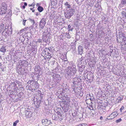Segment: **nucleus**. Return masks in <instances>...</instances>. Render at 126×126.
I'll return each instance as SVG.
<instances>
[{"mask_svg":"<svg viewBox=\"0 0 126 126\" xmlns=\"http://www.w3.org/2000/svg\"><path fill=\"white\" fill-rule=\"evenodd\" d=\"M74 86H75V85H74V88H72V91H73L74 92H73L74 93H76V92L75 91V88L74 87Z\"/></svg>","mask_w":126,"mask_h":126,"instance_id":"nucleus-45","label":"nucleus"},{"mask_svg":"<svg viewBox=\"0 0 126 126\" xmlns=\"http://www.w3.org/2000/svg\"><path fill=\"white\" fill-rule=\"evenodd\" d=\"M82 65L80 66V65L78 64V67L79 68V71L81 72L84 70L85 68V65L86 64L85 60H82L81 61Z\"/></svg>","mask_w":126,"mask_h":126,"instance_id":"nucleus-5","label":"nucleus"},{"mask_svg":"<svg viewBox=\"0 0 126 126\" xmlns=\"http://www.w3.org/2000/svg\"><path fill=\"white\" fill-rule=\"evenodd\" d=\"M90 54L89 53H88V54H87V55L88 56H90Z\"/></svg>","mask_w":126,"mask_h":126,"instance_id":"nucleus-60","label":"nucleus"},{"mask_svg":"<svg viewBox=\"0 0 126 126\" xmlns=\"http://www.w3.org/2000/svg\"><path fill=\"white\" fill-rule=\"evenodd\" d=\"M56 113L58 115H62L63 112L61 109L58 108L56 110Z\"/></svg>","mask_w":126,"mask_h":126,"instance_id":"nucleus-14","label":"nucleus"},{"mask_svg":"<svg viewBox=\"0 0 126 126\" xmlns=\"http://www.w3.org/2000/svg\"><path fill=\"white\" fill-rule=\"evenodd\" d=\"M121 121H122V119L121 118H120L119 119H118V120H117L116 121V123H118V122H120Z\"/></svg>","mask_w":126,"mask_h":126,"instance_id":"nucleus-42","label":"nucleus"},{"mask_svg":"<svg viewBox=\"0 0 126 126\" xmlns=\"http://www.w3.org/2000/svg\"><path fill=\"white\" fill-rule=\"evenodd\" d=\"M25 115L27 118H30L32 116V112L31 111V110L30 109L28 108L25 111Z\"/></svg>","mask_w":126,"mask_h":126,"instance_id":"nucleus-7","label":"nucleus"},{"mask_svg":"<svg viewBox=\"0 0 126 126\" xmlns=\"http://www.w3.org/2000/svg\"><path fill=\"white\" fill-rule=\"evenodd\" d=\"M63 67H66V66L65 65V66L64 65V64H63Z\"/></svg>","mask_w":126,"mask_h":126,"instance_id":"nucleus-59","label":"nucleus"},{"mask_svg":"<svg viewBox=\"0 0 126 126\" xmlns=\"http://www.w3.org/2000/svg\"><path fill=\"white\" fill-rule=\"evenodd\" d=\"M19 63L22 66H27L28 65V63L27 61L22 60Z\"/></svg>","mask_w":126,"mask_h":126,"instance_id":"nucleus-11","label":"nucleus"},{"mask_svg":"<svg viewBox=\"0 0 126 126\" xmlns=\"http://www.w3.org/2000/svg\"><path fill=\"white\" fill-rule=\"evenodd\" d=\"M87 108L89 110H93V108L92 106L89 105L88 103H87Z\"/></svg>","mask_w":126,"mask_h":126,"instance_id":"nucleus-32","label":"nucleus"},{"mask_svg":"<svg viewBox=\"0 0 126 126\" xmlns=\"http://www.w3.org/2000/svg\"><path fill=\"white\" fill-rule=\"evenodd\" d=\"M68 29H69L68 31H72L73 29V27H72V26L70 25H69L68 26Z\"/></svg>","mask_w":126,"mask_h":126,"instance_id":"nucleus-33","label":"nucleus"},{"mask_svg":"<svg viewBox=\"0 0 126 126\" xmlns=\"http://www.w3.org/2000/svg\"><path fill=\"white\" fill-rule=\"evenodd\" d=\"M35 11V10H34V9H33V10H32V12H34Z\"/></svg>","mask_w":126,"mask_h":126,"instance_id":"nucleus-61","label":"nucleus"},{"mask_svg":"<svg viewBox=\"0 0 126 126\" xmlns=\"http://www.w3.org/2000/svg\"><path fill=\"white\" fill-rule=\"evenodd\" d=\"M86 125L85 124H81L79 125V126H86Z\"/></svg>","mask_w":126,"mask_h":126,"instance_id":"nucleus-46","label":"nucleus"},{"mask_svg":"<svg viewBox=\"0 0 126 126\" xmlns=\"http://www.w3.org/2000/svg\"><path fill=\"white\" fill-rule=\"evenodd\" d=\"M69 92V87L68 86H66L65 88H63V91L62 93H65L66 94L67 93H68Z\"/></svg>","mask_w":126,"mask_h":126,"instance_id":"nucleus-15","label":"nucleus"},{"mask_svg":"<svg viewBox=\"0 0 126 126\" xmlns=\"http://www.w3.org/2000/svg\"><path fill=\"white\" fill-rule=\"evenodd\" d=\"M38 66H35L34 70L35 71L38 72L39 73L40 72V70L38 69Z\"/></svg>","mask_w":126,"mask_h":126,"instance_id":"nucleus-34","label":"nucleus"},{"mask_svg":"<svg viewBox=\"0 0 126 126\" xmlns=\"http://www.w3.org/2000/svg\"><path fill=\"white\" fill-rule=\"evenodd\" d=\"M118 115V114L116 112H113L110 115L111 117H112V116H113V118H114L116 117Z\"/></svg>","mask_w":126,"mask_h":126,"instance_id":"nucleus-23","label":"nucleus"},{"mask_svg":"<svg viewBox=\"0 0 126 126\" xmlns=\"http://www.w3.org/2000/svg\"><path fill=\"white\" fill-rule=\"evenodd\" d=\"M65 98H66V99L65 102H63V103H66L67 102V103H68L70 102V99L69 98V97H67V98H66V97H65Z\"/></svg>","mask_w":126,"mask_h":126,"instance_id":"nucleus-28","label":"nucleus"},{"mask_svg":"<svg viewBox=\"0 0 126 126\" xmlns=\"http://www.w3.org/2000/svg\"><path fill=\"white\" fill-rule=\"evenodd\" d=\"M103 119V117L102 116H101L100 117V120H102Z\"/></svg>","mask_w":126,"mask_h":126,"instance_id":"nucleus-58","label":"nucleus"},{"mask_svg":"<svg viewBox=\"0 0 126 126\" xmlns=\"http://www.w3.org/2000/svg\"><path fill=\"white\" fill-rule=\"evenodd\" d=\"M28 20L32 23H33V25H34V24H35V25H36L35 27H37V23H36L34 21V19H32L30 18H29L28 19Z\"/></svg>","mask_w":126,"mask_h":126,"instance_id":"nucleus-20","label":"nucleus"},{"mask_svg":"<svg viewBox=\"0 0 126 126\" xmlns=\"http://www.w3.org/2000/svg\"><path fill=\"white\" fill-rule=\"evenodd\" d=\"M12 11H11L10 10L9 12L8 13V14L9 15V16H11L12 15Z\"/></svg>","mask_w":126,"mask_h":126,"instance_id":"nucleus-44","label":"nucleus"},{"mask_svg":"<svg viewBox=\"0 0 126 126\" xmlns=\"http://www.w3.org/2000/svg\"><path fill=\"white\" fill-rule=\"evenodd\" d=\"M79 14H77L76 15V18L75 20V21H77V20H80L81 18H80L79 17Z\"/></svg>","mask_w":126,"mask_h":126,"instance_id":"nucleus-29","label":"nucleus"},{"mask_svg":"<svg viewBox=\"0 0 126 126\" xmlns=\"http://www.w3.org/2000/svg\"><path fill=\"white\" fill-rule=\"evenodd\" d=\"M48 48L49 49V50L48 52L50 54V55L49 54H47V55H46V57L47 58V59H50L52 57V56H51V53H52V49L51 47L47 48Z\"/></svg>","mask_w":126,"mask_h":126,"instance_id":"nucleus-12","label":"nucleus"},{"mask_svg":"<svg viewBox=\"0 0 126 126\" xmlns=\"http://www.w3.org/2000/svg\"><path fill=\"white\" fill-rule=\"evenodd\" d=\"M25 6L24 5H23L22 6V8L23 9H24L25 8Z\"/></svg>","mask_w":126,"mask_h":126,"instance_id":"nucleus-57","label":"nucleus"},{"mask_svg":"<svg viewBox=\"0 0 126 126\" xmlns=\"http://www.w3.org/2000/svg\"><path fill=\"white\" fill-rule=\"evenodd\" d=\"M36 13L35 14L36 16H37L38 15L40 14V13L39 12Z\"/></svg>","mask_w":126,"mask_h":126,"instance_id":"nucleus-55","label":"nucleus"},{"mask_svg":"<svg viewBox=\"0 0 126 126\" xmlns=\"http://www.w3.org/2000/svg\"><path fill=\"white\" fill-rule=\"evenodd\" d=\"M82 21L81 20L75 21L74 23L77 27H79L81 25Z\"/></svg>","mask_w":126,"mask_h":126,"instance_id":"nucleus-13","label":"nucleus"},{"mask_svg":"<svg viewBox=\"0 0 126 126\" xmlns=\"http://www.w3.org/2000/svg\"><path fill=\"white\" fill-rule=\"evenodd\" d=\"M121 14L122 15L123 17L126 18V13L125 12L123 11L121 12Z\"/></svg>","mask_w":126,"mask_h":126,"instance_id":"nucleus-35","label":"nucleus"},{"mask_svg":"<svg viewBox=\"0 0 126 126\" xmlns=\"http://www.w3.org/2000/svg\"><path fill=\"white\" fill-rule=\"evenodd\" d=\"M78 49L79 54H81L83 53V47L80 46L78 47Z\"/></svg>","mask_w":126,"mask_h":126,"instance_id":"nucleus-16","label":"nucleus"},{"mask_svg":"<svg viewBox=\"0 0 126 126\" xmlns=\"http://www.w3.org/2000/svg\"><path fill=\"white\" fill-rule=\"evenodd\" d=\"M119 39L123 41H125L126 40V38L123 34L119 35Z\"/></svg>","mask_w":126,"mask_h":126,"instance_id":"nucleus-19","label":"nucleus"},{"mask_svg":"<svg viewBox=\"0 0 126 126\" xmlns=\"http://www.w3.org/2000/svg\"><path fill=\"white\" fill-rule=\"evenodd\" d=\"M124 107H123V106H122V107L121 108H120V110L121 111H121L122 110H123V109H124Z\"/></svg>","mask_w":126,"mask_h":126,"instance_id":"nucleus-51","label":"nucleus"},{"mask_svg":"<svg viewBox=\"0 0 126 126\" xmlns=\"http://www.w3.org/2000/svg\"><path fill=\"white\" fill-rule=\"evenodd\" d=\"M43 8L41 6H39L37 8V10L40 12H41L43 10Z\"/></svg>","mask_w":126,"mask_h":126,"instance_id":"nucleus-26","label":"nucleus"},{"mask_svg":"<svg viewBox=\"0 0 126 126\" xmlns=\"http://www.w3.org/2000/svg\"><path fill=\"white\" fill-rule=\"evenodd\" d=\"M62 115H58V119L60 120L61 121L63 119V117L62 116Z\"/></svg>","mask_w":126,"mask_h":126,"instance_id":"nucleus-36","label":"nucleus"},{"mask_svg":"<svg viewBox=\"0 0 126 126\" xmlns=\"http://www.w3.org/2000/svg\"><path fill=\"white\" fill-rule=\"evenodd\" d=\"M32 80H29V81H28V83H29L31 84V82H32Z\"/></svg>","mask_w":126,"mask_h":126,"instance_id":"nucleus-53","label":"nucleus"},{"mask_svg":"<svg viewBox=\"0 0 126 126\" xmlns=\"http://www.w3.org/2000/svg\"><path fill=\"white\" fill-rule=\"evenodd\" d=\"M64 103V104L62 107V109L65 112H66L69 110V103Z\"/></svg>","mask_w":126,"mask_h":126,"instance_id":"nucleus-10","label":"nucleus"},{"mask_svg":"<svg viewBox=\"0 0 126 126\" xmlns=\"http://www.w3.org/2000/svg\"><path fill=\"white\" fill-rule=\"evenodd\" d=\"M76 1L77 4H80L81 2V0H76Z\"/></svg>","mask_w":126,"mask_h":126,"instance_id":"nucleus-39","label":"nucleus"},{"mask_svg":"<svg viewBox=\"0 0 126 126\" xmlns=\"http://www.w3.org/2000/svg\"><path fill=\"white\" fill-rule=\"evenodd\" d=\"M6 49L5 47H2L0 49V51L3 53L4 52L6 51Z\"/></svg>","mask_w":126,"mask_h":126,"instance_id":"nucleus-30","label":"nucleus"},{"mask_svg":"<svg viewBox=\"0 0 126 126\" xmlns=\"http://www.w3.org/2000/svg\"><path fill=\"white\" fill-rule=\"evenodd\" d=\"M93 74H87V79H88L89 80H90L91 79L92 80L93 79Z\"/></svg>","mask_w":126,"mask_h":126,"instance_id":"nucleus-22","label":"nucleus"},{"mask_svg":"<svg viewBox=\"0 0 126 126\" xmlns=\"http://www.w3.org/2000/svg\"><path fill=\"white\" fill-rule=\"evenodd\" d=\"M93 35L92 34H90V37L91 38H90V40L91 41H93Z\"/></svg>","mask_w":126,"mask_h":126,"instance_id":"nucleus-37","label":"nucleus"},{"mask_svg":"<svg viewBox=\"0 0 126 126\" xmlns=\"http://www.w3.org/2000/svg\"><path fill=\"white\" fill-rule=\"evenodd\" d=\"M64 5L66 6V7L67 8H70L71 7V5L69 4L68 2L65 3Z\"/></svg>","mask_w":126,"mask_h":126,"instance_id":"nucleus-31","label":"nucleus"},{"mask_svg":"<svg viewBox=\"0 0 126 126\" xmlns=\"http://www.w3.org/2000/svg\"><path fill=\"white\" fill-rule=\"evenodd\" d=\"M48 122V120L47 119H43L42 120V122L43 125L46 124Z\"/></svg>","mask_w":126,"mask_h":126,"instance_id":"nucleus-27","label":"nucleus"},{"mask_svg":"<svg viewBox=\"0 0 126 126\" xmlns=\"http://www.w3.org/2000/svg\"><path fill=\"white\" fill-rule=\"evenodd\" d=\"M7 5L5 3H2L0 6V10L5 14L7 10Z\"/></svg>","mask_w":126,"mask_h":126,"instance_id":"nucleus-3","label":"nucleus"},{"mask_svg":"<svg viewBox=\"0 0 126 126\" xmlns=\"http://www.w3.org/2000/svg\"><path fill=\"white\" fill-rule=\"evenodd\" d=\"M94 0H87V4L90 6L93 5Z\"/></svg>","mask_w":126,"mask_h":126,"instance_id":"nucleus-17","label":"nucleus"},{"mask_svg":"<svg viewBox=\"0 0 126 126\" xmlns=\"http://www.w3.org/2000/svg\"><path fill=\"white\" fill-rule=\"evenodd\" d=\"M26 20H23V24L24 25H25V22H26Z\"/></svg>","mask_w":126,"mask_h":126,"instance_id":"nucleus-47","label":"nucleus"},{"mask_svg":"<svg viewBox=\"0 0 126 126\" xmlns=\"http://www.w3.org/2000/svg\"><path fill=\"white\" fill-rule=\"evenodd\" d=\"M62 98H63V99H64V97L63 98L62 97Z\"/></svg>","mask_w":126,"mask_h":126,"instance_id":"nucleus-64","label":"nucleus"},{"mask_svg":"<svg viewBox=\"0 0 126 126\" xmlns=\"http://www.w3.org/2000/svg\"><path fill=\"white\" fill-rule=\"evenodd\" d=\"M31 10H33V8H31L30 9Z\"/></svg>","mask_w":126,"mask_h":126,"instance_id":"nucleus-62","label":"nucleus"},{"mask_svg":"<svg viewBox=\"0 0 126 126\" xmlns=\"http://www.w3.org/2000/svg\"><path fill=\"white\" fill-rule=\"evenodd\" d=\"M84 73H85L84 74H83V76L84 77L85 79H86V78H85L86 76H85V75H86V73H87V72H85V71Z\"/></svg>","mask_w":126,"mask_h":126,"instance_id":"nucleus-50","label":"nucleus"},{"mask_svg":"<svg viewBox=\"0 0 126 126\" xmlns=\"http://www.w3.org/2000/svg\"><path fill=\"white\" fill-rule=\"evenodd\" d=\"M75 13V10L72 9L67 10L64 13V15L65 18L67 19H69L73 16Z\"/></svg>","mask_w":126,"mask_h":126,"instance_id":"nucleus-2","label":"nucleus"},{"mask_svg":"<svg viewBox=\"0 0 126 126\" xmlns=\"http://www.w3.org/2000/svg\"><path fill=\"white\" fill-rule=\"evenodd\" d=\"M90 114H91V116L90 117H91V118H92L93 116L94 115V114L93 113V112H92L91 111L90 113Z\"/></svg>","mask_w":126,"mask_h":126,"instance_id":"nucleus-48","label":"nucleus"},{"mask_svg":"<svg viewBox=\"0 0 126 126\" xmlns=\"http://www.w3.org/2000/svg\"><path fill=\"white\" fill-rule=\"evenodd\" d=\"M58 115L56 113H55L52 115V119L54 120H58Z\"/></svg>","mask_w":126,"mask_h":126,"instance_id":"nucleus-18","label":"nucleus"},{"mask_svg":"<svg viewBox=\"0 0 126 126\" xmlns=\"http://www.w3.org/2000/svg\"><path fill=\"white\" fill-rule=\"evenodd\" d=\"M36 75H37V79H38L39 78L40 76L39 74H36Z\"/></svg>","mask_w":126,"mask_h":126,"instance_id":"nucleus-49","label":"nucleus"},{"mask_svg":"<svg viewBox=\"0 0 126 126\" xmlns=\"http://www.w3.org/2000/svg\"><path fill=\"white\" fill-rule=\"evenodd\" d=\"M73 83L74 85H75V86L76 85H78L79 83H80V81L81 80L80 79H78L77 78L73 79Z\"/></svg>","mask_w":126,"mask_h":126,"instance_id":"nucleus-9","label":"nucleus"},{"mask_svg":"<svg viewBox=\"0 0 126 126\" xmlns=\"http://www.w3.org/2000/svg\"><path fill=\"white\" fill-rule=\"evenodd\" d=\"M53 78L56 81L60 78V76L58 75H56Z\"/></svg>","mask_w":126,"mask_h":126,"instance_id":"nucleus-25","label":"nucleus"},{"mask_svg":"<svg viewBox=\"0 0 126 126\" xmlns=\"http://www.w3.org/2000/svg\"><path fill=\"white\" fill-rule=\"evenodd\" d=\"M76 113L75 112H74V113H72L73 116H76Z\"/></svg>","mask_w":126,"mask_h":126,"instance_id":"nucleus-52","label":"nucleus"},{"mask_svg":"<svg viewBox=\"0 0 126 126\" xmlns=\"http://www.w3.org/2000/svg\"><path fill=\"white\" fill-rule=\"evenodd\" d=\"M35 85H36V86L35 87V88H38V86H37V85H38V84L37 83V81H35Z\"/></svg>","mask_w":126,"mask_h":126,"instance_id":"nucleus-40","label":"nucleus"},{"mask_svg":"<svg viewBox=\"0 0 126 126\" xmlns=\"http://www.w3.org/2000/svg\"><path fill=\"white\" fill-rule=\"evenodd\" d=\"M76 66L72 62L69 63V65L65 69V77L68 79L70 80L72 76L74 75L77 71Z\"/></svg>","mask_w":126,"mask_h":126,"instance_id":"nucleus-1","label":"nucleus"},{"mask_svg":"<svg viewBox=\"0 0 126 126\" xmlns=\"http://www.w3.org/2000/svg\"><path fill=\"white\" fill-rule=\"evenodd\" d=\"M24 5H25V6H26L27 5V3L26 2H24Z\"/></svg>","mask_w":126,"mask_h":126,"instance_id":"nucleus-56","label":"nucleus"},{"mask_svg":"<svg viewBox=\"0 0 126 126\" xmlns=\"http://www.w3.org/2000/svg\"><path fill=\"white\" fill-rule=\"evenodd\" d=\"M46 19L42 18L41 19L40 22L39 26L41 29H43L46 23Z\"/></svg>","mask_w":126,"mask_h":126,"instance_id":"nucleus-6","label":"nucleus"},{"mask_svg":"<svg viewBox=\"0 0 126 126\" xmlns=\"http://www.w3.org/2000/svg\"><path fill=\"white\" fill-rule=\"evenodd\" d=\"M49 50V48H47V47L45 48L42 52L41 53L42 56L46 57V55H47V54L50 55V54L48 52Z\"/></svg>","mask_w":126,"mask_h":126,"instance_id":"nucleus-8","label":"nucleus"},{"mask_svg":"<svg viewBox=\"0 0 126 126\" xmlns=\"http://www.w3.org/2000/svg\"><path fill=\"white\" fill-rule=\"evenodd\" d=\"M126 4V0H121V5L124 6Z\"/></svg>","mask_w":126,"mask_h":126,"instance_id":"nucleus-24","label":"nucleus"},{"mask_svg":"<svg viewBox=\"0 0 126 126\" xmlns=\"http://www.w3.org/2000/svg\"><path fill=\"white\" fill-rule=\"evenodd\" d=\"M4 27V24L2 23L0 25V33L2 32Z\"/></svg>","mask_w":126,"mask_h":126,"instance_id":"nucleus-21","label":"nucleus"},{"mask_svg":"<svg viewBox=\"0 0 126 126\" xmlns=\"http://www.w3.org/2000/svg\"><path fill=\"white\" fill-rule=\"evenodd\" d=\"M3 14H4V13L2 12H1V11H0V15H2Z\"/></svg>","mask_w":126,"mask_h":126,"instance_id":"nucleus-54","label":"nucleus"},{"mask_svg":"<svg viewBox=\"0 0 126 126\" xmlns=\"http://www.w3.org/2000/svg\"><path fill=\"white\" fill-rule=\"evenodd\" d=\"M66 37L67 38H70L71 37L70 36V35L69 33H67V34H66Z\"/></svg>","mask_w":126,"mask_h":126,"instance_id":"nucleus-43","label":"nucleus"},{"mask_svg":"<svg viewBox=\"0 0 126 126\" xmlns=\"http://www.w3.org/2000/svg\"><path fill=\"white\" fill-rule=\"evenodd\" d=\"M5 27V28L4 29L2 33H3L5 32L7 35L9 36H10L12 32V27L11 26H8L7 28L8 29L7 31L6 30V27Z\"/></svg>","mask_w":126,"mask_h":126,"instance_id":"nucleus-4","label":"nucleus"},{"mask_svg":"<svg viewBox=\"0 0 126 126\" xmlns=\"http://www.w3.org/2000/svg\"><path fill=\"white\" fill-rule=\"evenodd\" d=\"M123 98V97L122 96H121L120 97H118V99L119 100H121Z\"/></svg>","mask_w":126,"mask_h":126,"instance_id":"nucleus-41","label":"nucleus"},{"mask_svg":"<svg viewBox=\"0 0 126 126\" xmlns=\"http://www.w3.org/2000/svg\"><path fill=\"white\" fill-rule=\"evenodd\" d=\"M19 122V120H17L16 121L14 122L13 124V126H16V124L17 123H18Z\"/></svg>","mask_w":126,"mask_h":126,"instance_id":"nucleus-38","label":"nucleus"},{"mask_svg":"<svg viewBox=\"0 0 126 126\" xmlns=\"http://www.w3.org/2000/svg\"><path fill=\"white\" fill-rule=\"evenodd\" d=\"M39 4L38 3H37L36 4V5L37 6V5H38Z\"/></svg>","mask_w":126,"mask_h":126,"instance_id":"nucleus-63","label":"nucleus"}]
</instances>
